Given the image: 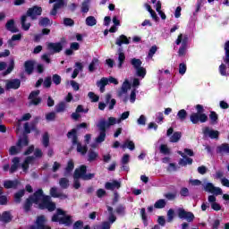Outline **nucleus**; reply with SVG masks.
<instances>
[{"label": "nucleus", "mask_w": 229, "mask_h": 229, "mask_svg": "<svg viewBox=\"0 0 229 229\" xmlns=\"http://www.w3.org/2000/svg\"><path fill=\"white\" fill-rule=\"evenodd\" d=\"M60 194L56 187L50 189V196L44 194L42 188L38 189L33 194L30 195L23 203V210L26 214L31 210L33 205H37L39 210H48L55 212L56 210V203L51 200V198H56Z\"/></svg>", "instance_id": "obj_1"}, {"label": "nucleus", "mask_w": 229, "mask_h": 229, "mask_svg": "<svg viewBox=\"0 0 229 229\" xmlns=\"http://www.w3.org/2000/svg\"><path fill=\"white\" fill-rule=\"evenodd\" d=\"M24 194H26V190L24 189H21L18 191L16 193H14L13 195L14 203L19 205V203L22 201V198H24Z\"/></svg>", "instance_id": "obj_22"}, {"label": "nucleus", "mask_w": 229, "mask_h": 229, "mask_svg": "<svg viewBox=\"0 0 229 229\" xmlns=\"http://www.w3.org/2000/svg\"><path fill=\"white\" fill-rule=\"evenodd\" d=\"M18 153H19V149L17 148V147L12 146L9 148V155H11L12 157L18 155Z\"/></svg>", "instance_id": "obj_58"}, {"label": "nucleus", "mask_w": 229, "mask_h": 229, "mask_svg": "<svg viewBox=\"0 0 229 229\" xmlns=\"http://www.w3.org/2000/svg\"><path fill=\"white\" fill-rule=\"evenodd\" d=\"M180 195L183 198H187V196H189V189L185 187L182 188L180 191Z\"/></svg>", "instance_id": "obj_64"}, {"label": "nucleus", "mask_w": 229, "mask_h": 229, "mask_svg": "<svg viewBox=\"0 0 229 229\" xmlns=\"http://www.w3.org/2000/svg\"><path fill=\"white\" fill-rule=\"evenodd\" d=\"M40 95V90L37 89V90H34V91H31L29 95V98L28 99H35L37 98L38 96Z\"/></svg>", "instance_id": "obj_54"}, {"label": "nucleus", "mask_w": 229, "mask_h": 229, "mask_svg": "<svg viewBox=\"0 0 229 229\" xmlns=\"http://www.w3.org/2000/svg\"><path fill=\"white\" fill-rule=\"evenodd\" d=\"M177 119L183 123L187 119V111L185 109H181L177 113Z\"/></svg>", "instance_id": "obj_34"}, {"label": "nucleus", "mask_w": 229, "mask_h": 229, "mask_svg": "<svg viewBox=\"0 0 229 229\" xmlns=\"http://www.w3.org/2000/svg\"><path fill=\"white\" fill-rule=\"evenodd\" d=\"M185 72H187V64H185V63H181L179 64V74L183 76V74H185Z\"/></svg>", "instance_id": "obj_50"}, {"label": "nucleus", "mask_w": 229, "mask_h": 229, "mask_svg": "<svg viewBox=\"0 0 229 229\" xmlns=\"http://www.w3.org/2000/svg\"><path fill=\"white\" fill-rule=\"evenodd\" d=\"M131 64L132 65V67H134V69L137 70V69L142 67V61H140V59L132 58L131 60Z\"/></svg>", "instance_id": "obj_40"}, {"label": "nucleus", "mask_w": 229, "mask_h": 229, "mask_svg": "<svg viewBox=\"0 0 229 229\" xmlns=\"http://www.w3.org/2000/svg\"><path fill=\"white\" fill-rule=\"evenodd\" d=\"M140 216H141V219L143 221L144 226H148V216L146 215V208H142L140 209Z\"/></svg>", "instance_id": "obj_43"}, {"label": "nucleus", "mask_w": 229, "mask_h": 229, "mask_svg": "<svg viewBox=\"0 0 229 229\" xmlns=\"http://www.w3.org/2000/svg\"><path fill=\"white\" fill-rule=\"evenodd\" d=\"M59 185L62 189H69V179L63 177L59 180Z\"/></svg>", "instance_id": "obj_42"}, {"label": "nucleus", "mask_w": 229, "mask_h": 229, "mask_svg": "<svg viewBox=\"0 0 229 229\" xmlns=\"http://www.w3.org/2000/svg\"><path fill=\"white\" fill-rule=\"evenodd\" d=\"M164 196L166 198V199H169L170 201H173V199H176V192L174 193L168 192V193H165Z\"/></svg>", "instance_id": "obj_59"}, {"label": "nucleus", "mask_w": 229, "mask_h": 229, "mask_svg": "<svg viewBox=\"0 0 229 229\" xmlns=\"http://www.w3.org/2000/svg\"><path fill=\"white\" fill-rule=\"evenodd\" d=\"M42 15V7L34 5L27 10L26 14L21 16V24L24 31H28L31 28V23H26L28 17H30L32 21H36L37 17Z\"/></svg>", "instance_id": "obj_3"}, {"label": "nucleus", "mask_w": 229, "mask_h": 229, "mask_svg": "<svg viewBox=\"0 0 229 229\" xmlns=\"http://www.w3.org/2000/svg\"><path fill=\"white\" fill-rule=\"evenodd\" d=\"M21 167V158L19 157H15L12 159V165L9 169L10 174H13V173H17V170Z\"/></svg>", "instance_id": "obj_14"}, {"label": "nucleus", "mask_w": 229, "mask_h": 229, "mask_svg": "<svg viewBox=\"0 0 229 229\" xmlns=\"http://www.w3.org/2000/svg\"><path fill=\"white\" fill-rule=\"evenodd\" d=\"M160 153H162L163 155H169L171 153V149H169V147H167V145L162 144L160 146Z\"/></svg>", "instance_id": "obj_48"}, {"label": "nucleus", "mask_w": 229, "mask_h": 229, "mask_svg": "<svg viewBox=\"0 0 229 229\" xmlns=\"http://www.w3.org/2000/svg\"><path fill=\"white\" fill-rule=\"evenodd\" d=\"M98 24V20H96V17L94 16H88L86 18V25L87 26H96Z\"/></svg>", "instance_id": "obj_36"}, {"label": "nucleus", "mask_w": 229, "mask_h": 229, "mask_svg": "<svg viewBox=\"0 0 229 229\" xmlns=\"http://www.w3.org/2000/svg\"><path fill=\"white\" fill-rule=\"evenodd\" d=\"M89 3H90V0H84L81 4V12L82 13H89Z\"/></svg>", "instance_id": "obj_37"}, {"label": "nucleus", "mask_w": 229, "mask_h": 229, "mask_svg": "<svg viewBox=\"0 0 229 229\" xmlns=\"http://www.w3.org/2000/svg\"><path fill=\"white\" fill-rule=\"evenodd\" d=\"M41 142L45 148H49V133L48 132H45L43 134Z\"/></svg>", "instance_id": "obj_41"}, {"label": "nucleus", "mask_w": 229, "mask_h": 229, "mask_svg": "<svg viewBox=\"0 0 229 229\" xmlns=\"http://www.w3.org/2000/svg\"><path fill=\"white\" fill-rule=\"evenodd\" d=\"M123 44H125L126 46L130 44V39L124 34L120 35L115 40V45L119 47H123Z\"/></svg>", "instance_id": "obj_18"}, {"label": "nucleus", "mask_w": 229, "mask_h": 229, "mask_svg": "<svg viewBox=\"0 0 229 229\" xmlns=\"http://www.w3.org/2000/svg\"><path fill=\"white\" fill-rule=\"evenodd\" d=\"M177 216L179 219H185V221H187L182 224V229L189 228V223H192V221L195 219L194 213L191 211H185L183 208H180L177 210Z\"/></svg>", "instance_id": "obj_8"}, {"label": "nucleus", "mask_w": 229, "mask_h": 229, "mask_svg": "<svg viewBox=\"0 0 229 229\" xmlns=\"http://www.w3.org/2000/svg\"><path fill=\"white\" fill-rule=\"evenodd\" d=\"M52 81L55 85H60V83H62V77L58 74H54L52 76Z\"/></svg>", "instance_id": "obj_51"}, {"label": "nucleus", "mask_w": 229, "mask_h": 229, "mask_svg": "<svg viewBox=\"0 0 229 229\" xmlns=\"http://www.w3.org/2000/svg\"><path fill=\"white\" fill-rule=\"evenodd\" d=\"M197 113H192L190 115V121L192 123V124H198L199 123H207L208 121V116L207 114L203 113L205 112V108H203V106L198 104L195 106Z\"/></svg>", "instance_id": "obj_6"}, {"label": "nucleus", "mask_w": 229, "mask_h": 229, "mask_svg": "<svg viewBox=\"0 0 229 229\" xmlns=\"http://www.w3.org/2000/svg\"><path fill=\"white\" fill-rule=\"evenodd\" d=\"M209 119L210 124H212L213 126L219 123V115L217 114V113H216V111H210Z\"/></svg>", "instance_id": "obj_27"}, {"label": "nucleus", "mask_w": 229, "mask_h": 229, "mask_svg": "<svg viewBox=\"0 0 229 229\" xmlns=\"http://www.w3.org/2000/svg\"><path fill=\"white\" fill-rule=\"evenodd\" d=\"M55 111L57 112V114H60V112H65V102H60L55 106Z\"/></svg>", "instance_id": "obj_49"}, {"label": "nucleus", "mask_w": 229, "mask_h": 229, "mask_svg": "<svg viewBox=\"0 0 229 229\" xmlns=\"http://www.w3.org/2000/svg\"><path fill=\"white\" fill-rule=\"evenodd\" d=\"M47 49L53 53H61L64 50V44L62 42L49 43Z\"/></svg>", "instance_id": "obj_13"}, {"label": "nucleus", "mask_w": 229, "mask_h": 229, "mask_svg": "<svg viewBox=\"0 0 229 229\" xmlns=\"http://www.w3.org/2000/svg\"><path fill=\"white\" fill-rule=\"evenodd\" d=\"M204 135L209 137V139H215L216 140H219V131L210 130V128L206 127L203 130Z\"/></svg>", "instance_id": "obj_15"}, {"label": "nucleus", "mask_w": 229, "mask_h": 229, "mask_svg": "<svg viewBox=\"0 0 229 229\" xmlns=\"http://www.w3.org/2000/svg\"><path fill=\"white\" fill-rule=\"evenodd\" d=\"M136 74L139 78H145L146 77V68L140 67L136 69Z\"/></svg>", "instance_id": "obj_44"}, {"label": "nucleus", "mask_w": 229, "mask_h": 229, "mask_svg": "<svg viewBox=\"0 0 229 229\" xmlns=\"http://www.w3.org/2000/svg\"><path fill=\"white\" fill-rule=\"evenodd\" d=\"M114 124H117V119L114 117H109L108 121L105 120V118H102L98 123L97 124V128H98L99 134L96 138V142L98 144H101V142H105L106 139V129L110 128V126H114Z\"/></svg>", "instance_id": "obj_2"}, {"label": "nucleus", "mask_w": 229, "mask_h": 229, "mask_svg": "<svg viewBox=\"0 0 229 229\" xmlns=\"http://www.w3.org/2000/svg\"><path fill=\"white\" fill-rule=\"evenodd\" d=\"M0 205H8V197L6 195H0Z\"/></svg>", "instance_id": "obj_60"}, {"label": "nucleus", "mask_w": 229, "mask_h": 229, "mask_svg": "<svg viewBox=\"0 0 229 229\" xmlns=\"http://www.w3.org/2000/svg\"><path fill=\"white\" fill-rule=\"evenodd\" d=\"M98 158H99V153L92 149H89L88 152V162H96Z\"/></svg>", "instance_id": "obj_25"}, {"label": "nucleus", "mask_w": 229, "mask_h": 229, "mask_svg": "<svg viewBox=\"0 0 229 229\" xmlns=\"http://www.w3.org/2000/svg\"><path fill=\"white\" fill-rule=\"evenodd\" d=\"M214 184L212 182H208L206 186L204 187V190L206 192H213L214 191Z\"/></svg>", "instance_id": "obj_56"}, {"label": "nucleus", "mask_w": 229, "mask_h": 229, "mask_svg": "<svg viewBox=\"0 0 229 229\" xmlns=\"http://www.w3.org/2000/svg\"><path fill=\"white\" fill-rule=\"evenodd\" d=\"M25 72L30 76L35 71V60H27L24 63Z\"/></svg>", "instance_id": "obj_16"}, {"label": "nucleus", "mask_w": 229, "mask_h": 229, "mask_svg": "<svg viewBox=\"0 0 229 229\" xmlns=\"http://www.w3.org/2000/svg\"><path fill=\"white\" fill-rule=\"evenodd\" d=\"M19 185H21V182H19V180H7L4 182V189H17Z\"/></svg>", "instance_id": "obj_17"}, {"label": "nucleus", "mask_w": 229, "mask_h": 229, "mask_svg": "<svg viewBox=\"0 0 229 229\" xmlns=\"http://www.w3.org/2000/svg\"><path fill=\"white\" fill-rule=\"evenodd\" d=\"M173 219H174V209L170 208V209L167 211V218H166V221H167V223H173Z\"/></svg>", "instance_id": "obj_46"}, {"label": "nucleus", "mask_w": 229, "mask_h": 229, "mask_svg": "<svg viewBox=\"0 0 229 229\" xmlns=\"http://www.w3.org/2000/svg\"><path fill=\"white\" fill-rule=\"evenodd\" d=\"M192 158L186 156V157H182L179 160V165H182V167H185L187 165H192Z\"/></svg>", "instance_id": "obj_29"}, {"label": "nucleus", "mask_w": 229, "mask_h": 229, "mask_svg": "<svg viewBox=\"0 0 229 229\" xmlns=\"http://www.w3.org/2000/svg\"><path fill=\"white\" fill-rule=\"evenodd\" d=\"M47 121H55L56 119V114L55 112H50L46 115Z\"/></svg>", "instance_id": "obj_57"}, {"label": "nucleus", "mask_w": 229, "mask_h": 229, "mask_svg": "<svg viewBox=\"0 0 229 229\" xmlns=\"http://www.w3.org/2000/svg\"><path fill=\"white\" fill-rule=\"evenodd\" d=\"M127 148L131 151H133L135 149V143L130 140H125V142L122 145V148L124 149Z\"/></svg>", "instance_id": "obj_33"}, {"label": "nucleus", "mask_w": 229, "mask_h": 229, "mask_svg": "<svg viewBox=\"0 0 229 229\" xmlns=\"http://www.w3.org/2000/svg\"><path fill=\"white\" fill-rule=\"evenodd\" d=\"M18 89H21V81L19 79L6 81L5 90H18Z\"/></svg>", "instance_id": "obj_12"}, {"label": "nucleus", "mask_w": 229, "mask_h": 229, "mask_svg": "<svg viewBox=\"0 0 229 229\" xmlns=\"http://www.w3.org/2000/svg\"><path fill=\"white\" fill-rule=\"evenodd\" d=\"M30 119H31V114L26 113L20 120H18V123H22V121H30Z\"/></svg>", "instance_id": "obj_61"}, {"label": "nucleus", "mask_w": 229, "mask_h": 229, "mask_svg": "<svg viewBox=\"0 0 229 229\" xmlns=\"http://www.w3.org/2000/svg\"><path fill=\"white\" fill-rule=\"evenodd\" d=\"M176 46H180L178 50L179 56H185V53H187V46L189 45V36L183 34H179L177 39L175 40Z\"/></svg>", "instance_id": "obj_9"}, {"label": "nucleus", "mask_w": 229, "mask_h": 229, "mask_svg": "<svg viewBox=\"0 0 229 229\" xmlns=\"http://www.w3.org/2000/svg\"><path fill=\"white\" fill-rule=\"evenodd\" d=\"M5 29L7 31H11V33H19V29L15 27L14 20H9L5 24Z\"/></svg>", "instance_id": "obj_20"}, {"label": "nucleus", "mask_w": 229, "mask_h": 229, "mask_svg": "<svg viewBox=\"0 0 229 229\" xmlns=\"http://www.w3.org/2000/svg\"><path fill=\"white\" fill-rule=\"evenodd\" d=\"M64 24L65 26L72 27V26H74V20H72L71 18H64Z\"/></svg>", "instance_id": "obj_55"}, {"label": "nucleus", "mask_w": 229, "mask_h": 229, "mask_svg": "<svg viewBox=\"0 0 229 229\" xmlns=\"http://www.w3.org/2000/svg\"><path fill=\"white\" fill-rule=\"evenodd\" d=\"M72 171H74V161H72V159H70L64 169V176H69V174H71Z\"/></svg>", "instance_id": "obj_24"}, {"label": "nucleus", "mask_w": 229, "mask_h": 229, "mask_svg": "<svg viewBox=\"0 0 229 229\" xmlns=\"http://www.w3.org/2000/svg\"><path fill=\"white\" fill-rule=\"evenodd\" d=\"M219 72L221 76H226V65L225 64H222L219 66Z\"/></svg>", "instance_id": "obj_62"}, {"label": "nucleus", "mask_w": 229, "mask_h": 229, "mask_svg": "<svg viewBox=\"0 0 229 229\" xmlns=\"http://www.w3.org/2000/svg\"><path fill=\"white\" fill-rule=\"evenodd\" d=\"M98 65H99V59L94 57L89 65V72H94L96 71V67H98Z\"/></svg>", "instance_id": "obj_30"}, {"label": "nucleus", "mask_w": 229, "mask_h": 229, "mask_svg": "<svg viewBox=\"0 0 229 229\" xmlns=\"http://www.w3.org/2000/svg\"><path fill=\"white\" fill-rule=\"evenodd\" d=\"M180 139H182V132L181 131H175L170 137V142H178L180 140Z\"/></svg>", "instance_id": "obj_39"}, {"label": "nucleus", "mask_w": 229, "mask_h": 229, "mask_svg": "<svg viewBox=\"0 0 229 229\" xmlns=\"http://www.w3.org/2000/svg\"><path fill=\"white\" fill-rule=\"evenodd\" d=\"M108 85V78L103 77L97 82V87H106Z\"/></svg>", "instance_id": "obj_47"}, {"label": "nucleus", "mask_w": 229, "mask_h": 229, "mask_svg": "<svg viewBox=\"0 0 229 229\" xmlns=\"http://www.w3.org/2000/svg\"><path fill=\"white\" fill-rule=\"evenodd\" d=\"M13 69H15V61H13V59H12L10 61V64H9L8 68L6 69V71H4L3 72V76H8V74H10L12 72V71H13Z\"/></svg>", "instance_id": "obj_35"}, {"label": "nucleus", "mask_w": 229, "mask_h": 229, "mask_svg": "<svg viewBox=\"0 0 229 229\" xmlns=\"http://www.w3.org/2000/svg\"><path fill=\"white\" fill-rule=\"evenodd\" d=\"M46 216L41 215L37 216L35 225H32L30 229H51L48 225H46L47 223Z\"/></svg>", "instance_id": "obj_11"}, {"label": "nucleus", "mask_w": 229, "mask_h": 229, "mask_svg": "<svg viewBox=\"0 0 229 229\" xmlns=\"http://www.w3.org/2000/svg\"><path fill=\"white\" fill-rule=\"evenodd\" d=\"M52 83L53 81H51V77H47L43 82V86L45 87V89H50Z\"/></svg>", "instance_id": "obj_53"}, {"label": "nucleus", "mask_w": 229, "mask_h": 229, "mask_svg": "<svg viewBox=\"0 0 229 229\" xmlns=\"http://www.w3.org/2000/svg\"><path fill=\"white\" fill-rule=\"evenodd\" d=\"M216 153H228L229 154V144L223 143L216 148Z\"/></svg>", "instance_id": "obj_31"}, {"label": "nucleus", "mask_w": 229, "mask_h": 229, "mask_svg": "<svg viewBox=\"0 0 229 229\" xmlns=\"http://www.w3.org/2000/svg\"><path fill=\"white\" fill-rule=\"evenodd\" d=\"M12 219H13V216H12V213H10V211H4L2 213V223H11Z\"/></svg>", "instance_id": "obj_26"}, {"label": "nucleus", "mask_w": 229, "mask_h": 229, "mask_svg": "<svg viewBox=\"0 0 229 229\" xmlns=\"http://www.w3.org/2000/svg\"><path fill=\"white\" fill-rule=\"evenodd\" d=\"M51 221L53 223H59L64 226H71L72 225V216L67 215V213L62 209L57 208L55 214L53 215Z\"/></svg>", "instance_id": "obj_4"}, {"label": "nucleus", "mask_w": 229, "mask_h": 229, "mask_svg": "<svg viewBox=\"0 0 229 229\" xmlns=\"http://www.w3.org/2000/svg\"><path fill=\"white\" fill-rule=\"evenodd\" d=\"M125 210H126V208H125L124 206H123V205L120 204V205L116 208L115 212H116V214H118L119 216H123V215H124Z\"/></svg>", "instance_id": "obj_52"}, {"label": "nucleus", "mask_w": 229, "mask_h": 229, "mask_svg": "<svg viewBox=\"0 0 229 229\" xmlns=\"http://www.w3.org/2000/svg\"><path fill=\"white\" fill-rule=\"evenodd\" d=\"M167 205V202H165V199H160L157 201L155 202L154 208H165V206Z\"/></svg>", "instance_id": "obj_38"}, {"label": "nucleus", "mask_w": 229, "mask_h": 229, "mask_svg": "<svg viewBox=\"0 0 229 229\" xmlns=\"http://www.w3.org/2000/svg\"><path fill=\"white\" fill-rule=\"evenodd\" d=\"M73 229H81L83 228V221L78 220L73 224Z\"/></svg>", "instance_id": "obj_63"}, {"label": "nucleus", "mask_w": 229, "mask_h": 229, "mask_svg": "<svg viewBox=\"0 0 229 229\" xmlns=\"http://www.w3.org/2000/svg\"><path fill=\"white\" fill-rule=\"evenodd\" d=\"M105 189L106 191H115V189H121V182L114 180L112 182H106Z\"/></svg>", "instance_id": "obj_19"}, {"label": "nucleus", "mask_w": 229, "mask_h": 229, "mask_svg": "<svg viewBox=\"0 0 229 229\" xmlns=\"http://www.w3.org/2000/svg\"><path fill=\"white\" fill-rule=\"evenodd\" d=\"M30 140L28 139V135H24L23 139H20L18 142L16 143V146L18 148H22V146H29Z\"/></svg>", "instance_id": "obj_32"}, {"label": "nucleus", "mask_w": 229, "mask_h": 229, "mask_svg": "<svg viewBox=\"0 0 229 229\" xmlns=\"http://www.w3.org/2000/svg\"><path fill=\"white\" fill-rule=\"evenodd\" d=\"M53 24L51 22V20L47 17H41L38 21V25L41 26L42 28H47V26H51Z\"/></svg>", "instance_id": "obj_28"}, {"label": "nucleus", "mask_w": 229, "mask_h": 229, "mask_svg": "<svg viewBox=\"0 0 229 229\" xmlns=\"http://www.w3.org/2000/svg\"><path fill=\"white\" fill-rule=\"evenodd\" d=\"M53 8L50 11V15H57L58 10L64 8V6H67V0H49V4H53Z\"/></svg>", "instance_id": "obj_10"}, {"label": "nucleus", "mask_w": 229, "mask_h": 229, "mask_svg": "<svg viewBox=\"0 0 229 229\" xmlns=\"http://www.w3.org/2000/svg\"><path fill=\"white\" fill-rule=\"evenodd\" d=\"M88 97L91 100V103H98L99 101V96L96 95L94 92L90 91L88 93Z\"/></svg>", "instance_id": "obj_45"}, {"label": "nucleus", "mask_w": 229, "mask_h": 229, "mask_svg": "<svg viewBox=\"0 0 229 229\" xmlns=\"http://www.w3.org/2000/svg\"><path fill=\"white\" fill-rule=\"evenodd\" d=\"M130 89H131V83H130V81L125 80L122 85V88L118 93V96H123V94H126V92H128Z\"/></svg>", "instance_id": "obj_23"}, {"label": "nucleus", "mask_w": 229, "mask_h": 229, "mask_svg": "<svg viewBox=\"0 0 229 229\" xmlns=\"http://www.w3.org/2000/svg\"><path fill=\"white\" fill-rule=\"evenodd\" d=\"M123 51V47H118V69H123V64H124V60H126V55Z\"/></svg>", "instance_id": "obj_21"}, {"label": "nucleus", "mask_w": 229, "mask_h": 229, "mask_svg": "<svg viewBox=\"0 0 229 229\" xmlns=\"http://www.w3.org/2000/svg\"><path fill=\"white\" fill-rule=\"evenodd\" d=\"M96 174H87V165H81L80 167L76 168L73 173V178H79L84 182H89V180L94 179Z\"/></svg>", "instance_id": "obj_7"}, {"label": "nucleus", "mask_w": 229, "mask_h": 229, "mask_svg": "<svg viewBox=\"0 0 229 229\" xmlns=\"http://www.w3.org/2000/svg\"><path fill=\"white\" fill-rule=\"evenodd\" d=\"M68 139H72V146H77V153L85 157L89 152V147L87 145H81V142L78 141V131L76 129H72L67 133Z\"/></svg>", "instance_id": "obj_5"}]
</instances>
